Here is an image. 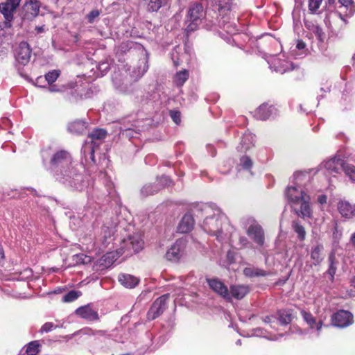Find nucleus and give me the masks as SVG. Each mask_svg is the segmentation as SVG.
Here are the masks:
<instances>
[{"mask_svg":"<svg viewBox=\"0 0 355 355\" xmlns=\"http://www.w3.org/2000/svg\"><path fill=\"white\" fill-rule=\"evenodd\" d=\"M77 335L80 336H103L105 335V331L103 330H94L90 328H84L76 333Z\"/></svg>","mask_w":355,"mask_h":355,"instance_id":"nucleus-41","label":"nucleus"},{"mask_svg":"<svg viewBox=\"0 0 355 355\" xmlns=\"http://www.w3.org/2000/svg\"><path fill=\"white\" fill-rule=\"evenodd\" d=\"M161 189L162 187L159 186L158 184H156L155 183L146 184L141 188V194L144 197H147L150 195H154L155 193H157Z\"/></svg>","mask_w":355,"mask_h":355,"instance_id":"nucleus-33","label":"nucleus"},{"mask_svg":"<svg viewBox=\"0 0 355 355\" xmlns=\"http://www.w3.org/2000/svg\"><path fill=\"white\" fill-rule=\"evenodd\" d=\"M146 61L142 60L141 64L143 66H139L137 69H135L132 72V78L135 79L140 78L147 71L148 66L146 64Z\"/></svg>","mask_w":355,"mask_h":355,"instance_id":"nucleus-42","label":"nucleus"},{"mask_svg":"<svg viewBox=\"0 0 355 355\" xmlns=\"http://www.w3.org/2000/svg\"><path fill=\"white\" fill-rule=\"evenodd\" d=\"M157 182H156L155 184H158L159 186H161L162 189H163L165 187L169 186L171 184L172 180L168 176L162 175L157 179Z\"/></svg>","mask_w":355,"mask_h":355,"instance_id":"nucleus-50","label":"nucleus"},{"mask_svg":"<svg viewBox=\"0 0 355 355\" xmlns=\"http://www.w3.org/2000/svg\"><path fill=\"white\" fill-rule=\"evenodd\" d=\"M21 0H6L0 3V12L5 18V26L10 28L13 19V13L19 6Z\"/></svg>","mask_w":355,"mask_h":355,"instance_id":"nucleus-7","label":"nucleus"},{"mask_svg":"<svg viewBox=\"0 0 355 355\" xmlns=\"http://www.w3.org/2000/svg\"><path fill=\"white\" fill-rule=\"evenodd\" d=\"M267 62L272 70L280 73L286 72L291 65L286 60H282L276 56H272Z\"/></svg>","mask_w":355,"mask_h":355,"instance_id":"nucleus-23","label":"nucleus"},{"mask_svg":"<svg viewBox=\"0 0 355 355\" xmlns=\"http://www.w3.org/2000/svg\"><path fill=\"white\" fill-rule=\"evenodd\" d=\"M338 2L349 12V15H352L355 12V6L352 0H338Z\"/></svg>","mask_w":355,"mask_h":355,"instance_id":"nucleus-49","label":"nucleus"},{"mask_svg":"<svg viewBox=\"0 0 355 355\" xmlns=\"http://www.w3.org/2000/svg\"><path fill=\"white\" fill-rule=\"evenodd\" d=\"M203 7L200 3L194 4L189 8L187 17L190 23L187 26V31H193L197 28L201 21Z\"/></svg>","mask_w":355,"mask_h":355,"instance_id":"nucleus-8","label":"nucleus"},{"mask_svg":"<svg viewBox=\"0 0 355 355\" xmlns=\"http://www.w3.org/2000/svg\"><path fill=\"white\" fill-rule=\"evenodd\" d=\"M250 292V287L248 285L243 284H234L231 285L229 290L230 299L227 301H231L232 298L240 300L243 299Z\"/></svg>","mask_w":355,"mask_h":355,"instance_id":"nucleus-21","label":"nucleus"},{"mask_svg":"<svg viewBox=\"0 0 355 355\" xmlns=\"http://www.w3.org/2000/svg\"><path fill=\"white\" fill-rule=\"evenodd\" d=\"M254 135L250 132H245L241 138V142L236 147L239 152H246L250 150L254 144Z\"/></svg>","mask_w":355,"mask_h":355,"instance_id":"nucleus-26","label":"nucleus"},{"mask_svg":"<svg viewBox=\"0 0 355 355\" xmlns=\"http://www.w3.org/2000/svg\"><path fill=\"white\" fill-rule=\"evenodd\" d=\"M350 243L353 247V248L355 250V232H354L350 237Z\"/></svg>","mask_w":355,"mask_h":355,"instance_id":"nucleus-64","label":"nucleus"},{"mask_svg":"<svg viewBox=\"0 0 355 355\" xmlns=\"http://www.w3.org/2000/svg\"><path fill=\"white\" fill-rule=\"evenodd\" d=\"M277 110L272 105L263 103L254 112V117L259 120L265 121L277 115Z\"/></svg>","mask_w":355,"mask_h":355,"instance_id":"nucleus-17","label":"nucleus"},{"mask_svg":"<svg viewBox=\"0 0 355 355\" xmlns=\"http://www.w3.org/2000/svg\"><path fill=\"white\" fill-rule=\"evenodd\" d=\"M236 253L232 250H228L226 254V260L222 263L223 266L228 268L236 261Z\"/></svg>","mask_w":355,"mask_h":355,"instance_id":"nucleus-47","label":"nucleus"},{"mask_svg":"<svg viewBox=\"0 0 355 355\" xmlns=\"http://www.w3.org/2000/svg\"><path fill=\"white\" fill-rule=\"evenodd\" d=\"M143 245L144 242L139 236H131L123 241L120 250L123 251V254L127 252V254L137 253L143 248Z\"/></svg>","mask_w":355,"mask_h":355,"instance_id":"nucleus-9","label":"nucleus"},{"mask_svg":"<svg viewBox=\"0 0 355 355\" xmlns=\"http://www.w3.org/2000/svg\"><path fill=\"white\" fill-rule=\"evenodd\" d=\"M342 236L341 230H338L337 221H334V230L333 232V236L334 239H340Z\"/></svg>","mask_w":355,"mask_h":355,"instance_id":"nucleus-58","label":"nucleus"},{"mask_svg":"<svg viewBox=\"0 0 355 355\" xmlns=\"http://www.w3.org/2000/svg\"><path fill=\"white\" fill-rule=\"evenodd\" d=\"M170 116L175 123L178 125L181 121V114L178 111H171Z\"/></svg>","mask_w":355,"mask_h":355,"instance_id":"nucleus-56","label":"nucleus"},{"mask_svg":"<svg viewBox=\"0 0 355 355\" xmlns=\"http://www.w3.org/2000/svg\"><path fill=\"white\" fill-rule=\"evenodd\" d=\"M338 209L340 215L347 219L355 217V205H352L348 201H340Z\"/></svg>","mask_w":355,"mask_h":355,"instance_id":"nucleus-24","label":"nucleus"},{"mask_svg":"<svg viewBox=\"0 0 355 355\" xmlns=\"http://www.w3.org/2000/svg\"><path fill=\"white\" fill-rule=\"evenodd\" d=\"M123 254V252L120 250V248L116 252H107L103 256V260L105 261L106 266L112 265L121 255Z\"/></svg>","mask_w":355,"mask_h":355,"instance_id":"nucleus-35","label":"nucleus"},{"mask_svg":"<svg viewBox=\"0 0 355 355\" xmlns=\"http://www.w3.org/2000/svg\"><path fill=\"white\" fill-rule=\"evenodd\" d=\"M116 225L117 222L114 221L110 226L105 224L102 227L101 234L97 239L98 241L101 243L102 248L107 247L114 240L113 236Z\"/></svg>","mask_w":355,"mask_h":355,"instance_id":"nucleus-12","label":"nucleus"},{"mask_svg":"<svg viewBox=\"0 0 355 355\" xmlns=\"http://www.w3.org/2000/svg\"><path fill=\"white\" fill-rule=\"evenodd\" d=\"M331 322L334 327L345 328L353 323V315L349 311L340 310L333 314Z\"/></svg>","mask_w":355,"mask_h":355,"instance_id":"nucleus-11","label":"nucleus"},{"mask_svg":"<svg viewBox=\"0 0 355 355\" xmlns=\"http://www.w3.org/2000/svg\"><path fill=\"white\" fill-rule=\"evenodd\" d=\"M322 0H309V8L311 12L316 11L321 5Z\"/></svg>","mask_w":355,"mask_h":355,"instance_id":"nucleus-53","label":"nucleus"},{"mask_svg":"<svg viewBox=\"0 0 355 355\" xmlns=\"http://www.w3.org/2000/svg\"><path fill=\"white\" fill-rule=\"evenodd\" d=\"M253 166V162L252 159L246 155H243L240 158L239 164L237 166V169L239 171L241 170H244L248 171L250 175H252V173L251 169Z\"/></svg>","mask_w":355,"mask_h":355,"instance_id":"nucleus-30","label":"nucleus"},{"mask_svg":"<svg viewBox=\"0 0 355 355\" xmlns=\"http://www.w3.org/2000/svg\"><path fill=\"white\" fill-rule=\"evenodd\" d=\"M107 132L105 129L96 128L91 133L89 134L88 139L89 141H86L82 147V154L85 159V164L89 165V167L99 166L101 169L108 167L110 160L105 154L101 155L99 158V162L96 164L94 153L96 148H98L101 142L107 137Z\"/></svg>","mask_w":355,"mask_h":355,"instance_id":"nucleus-4","label":"nucleus"},{"mask_svg":"<svg viewBox=\"0 0 355 355\" xmlns=\"http://www.w3.org/2000/svg\"><path fill=\"white\" fill-rule=\"evenodd\" d=\"M60 74V71L59 70H52L46 73L45 80L47 81L49 85H51L56 81Z\"/></svg>","mask_w":355,"mask_h":355,"instance_id":"nucleus-48","label":"nucleus"},{"mask_svg":"<svg viewBox=\"0 0 355 355\" xmlns=\"http://www.w3.org/2000/svg\"><path fill=\"white\" fill-rule=\"evenodd\" d=\"M247 234L252 241L257 244L259 247H263L265 243V235L262 227L257 223H254L248 227Z\"/></svg>","mask_w":355,"mask_h":355,"instance_id":"nucleus-13","label":"nucleus"},{"mask_svg":"<svg viewBox=\"0 0 355 355\" xmlns=\"http://www.w3.org/2000/svg\"><path fill=\"white\" fill-rule=\"evenodd\" d=\"M81 294L82 293L79 291H70L62 297V301L64 302H73L77 300L81 295Z\"/></svg>","mask_w":355,"mask_h":355,"instance_id":"nucleus-43","label":"nucleus"},{"mask_svg":"<svg viewBox=\"0 0 355 355\" xmlns=\"http://www.w3.org/2000/svg\"><path fill=\"white\" fill-rule=\"evenodd\" d=\"M74 259L77 263L85 264L91 261V257L83 254L75 255Z\"/></svg>","mask_w":355,"mask_h":355,"instance_id":"nucleus-51","label":"nucleus"},{"mask_svg":"<svg viewBox=\"0 0 355 355\" xmlns=\"http://www.w3.org/2000/svg\"><path fill=\"white\" fill-rule=\"evenodd\" d=\"M186 246L184 239L177 240L167 250L166 257L170 261H178L182 257Z\"/></svg>","mask_w":355,"mask_h":355,"instance_id":"nucleus-14","label":"nucleus"},{"mask_svg":"<svg viewBox=\"0 0 355 355\" xmlns=\"http://www.w3.org/2000/svg\"><path fill=\"white\" fill-rule=\"evenodd\" d=\"M64 86L59 87L56 85H49L46 89L49 92H62L64 90Z\"/></svg>","mask_w":355,"mask_h":355,"instance_id":"nucleus-57","label":"nucleus"},{"mask_svg":"<svg viewBox=\"0 0 355 355\" xmlns=\"http://www.w3.org/2000/svg\"><path fill=\"white\" fill-rule=\"evenodd\" d=\"M41 3L38 0H28L24 5V18L32 20L36 17L40 11Z\"/></svg>","mask_w":355,"mask_h":355,"instance_id":"nucleus-18","label":"nucleus"},{"mask_svg":"<svg viewBox=\"0 0 355 355\" xmlns=\"http://www.w3.org/2000/svg\"><path fill=\"white\" fill-rule=\"evenodd\" d=\"M278 320L282 324H287L291 322L293 320L292 311L290 309H283L278 311Z\"/></svg>","mask_w":355,"mask_h":355,"instance_id":"nucleus-36","label":"nucleus"},{"mask_svg":"<svg viewBox=\"0 0 355 355\" xmlns=\"http://www.w3.org/2000/svg\"><path fill=\"white\" fill-rule=\"evenodd\" d=\"M96 184H103L104 186L105 191L103 192V196H114L115 193L113 182L110 178L107 176V173L103 171L101 169L99 171Z\"/></svg>","mask_w":355,"mask_h":355,"instance_id":"nucleus-16","label":"nucleus"},{"mask_svg":"<svg viewBox=\"0 0 355 355\" xmlns=\"http://www.w3.org/2000/svg\"><path fill=\"white\" fill-rule=\"evenodd\" d=\"M75 313L81 318L88 321H97L99 320L98 312L94 310L89 304L78 308Z\"/></svg>","mask_w":355,"mask_h":355,"instance_id":"nucleus-19","label":"nucleus"},{"mask_svg":"<svg viewBox=\"0 0 355 355\" xmlns=\"http://www.w3.org/2000/svg\"><path fill=\"white\" fill-rule=\"evenodd\" d=\"M346 163L340 155H335L329 159L322 162L319 165V171H322L324 173L335 175L341 171H344Z\"/></svg>","mask_w":355,"mask_h":355,"instance_id":"nucleus-6","label":"nucleus"},{"mask_svg":"<svg viewBox=\"0 0 355 355\" xmlns=\"http://www.w3.org/2000/svg\"><path fill=\"white\" fill-rule=\"evenodd\" d=\"M306 27L313 34L320 42H323L325 39V34L321 27L314 24H309Z\"/></svg>","mask_w":355,"mask_h":355,"instance_id":"nucleus-34","label":"nucleus"},{"mask_svg":"<svg viewBox=\"0 0 355 355\" xmlns=\"http://www.w3.org/2000/svg\"><path fill=\"white\" fill-rule=\"evenodd\" d=\"M168 298V294L163 295L153 302L147 313V318L149 320H155L163 313L166 308Z\"/></svg>","mask_w":355,"mask_h":355,"instance_id":"nucleus-10","label":"nucleus"},{"mask_svg":"<svg viewBox=\"0 0 355 355\" xmlns=\"http://www.w3.org/2000/svg\"><path fill=\"white\" fill-rule=\"evenodd\" d=\"M243 272L245 277L250 278L267 275V272L264 270L254 266L245 268Z\"/></svg>","mask_w":355,"mask_h":355,"instance_id":"nucleus-29","label":"nucleus"},{"mask_svg":"<svg viewBox=\"0 0 355 355\" xmlns=\"http://www.w3.org/2000/svg\"><path fill=\"white\" fill-rule=\"evenodd\" d=\"M182 51V49L180 46H176L171 52V58L175 67L180 66L182 62V57L183 56V53Z\"/></svg>","mask_w":355,"mask_h":355,"instance_id":"nucleus-37","label":"nucleus"},{"mask_svg":"<svg viewBox=\"0 0 355 355\" xmlns=\"http://www.w3.org/2000/svg\"><path fill=\"white\" fill-rule=\"evenodd\" d=\"M110 69V64L107 61L101 62L98 65V70L101 76H104Z\"/></svg>","mask_w":355,"mask_h":355,"instance_id":"nucleus-52","label":"nucleus"},{"mask_svg":"<svg viewBox=\"0 0 355 355\" xmlns=\"http://www.w3.org/2000/svg\"><path fill=\"white\" fill-rule=\"evenodd\" d=\"M300 313L303 320L306 322L309 327L311 329H315L318 336L323 326V320L320 318L318 320V321H317L315 318L310 312L306 311L304 310H301Z\"/></svg>","mask_w":355,"mask_h":355,"instance_id":"nucleus-22","label":"nucleus"},{"mask_svg":"<svg viewBox=\"0 0 355 355\" xmlns=\"http://www.w3.org/2000/svg\"><path fill=\"white\" fill-rule=\"evenodd\" d=\"M135 125L133 124L131 125L130 127L128 128H121V132L123 136L127 137L132 138L135 137L137 135L139 134L138 129L134 128Z\"/></svg>","mask_w":355,"mask_h":355,"instance_id":"nucleus-45","label":"nucleus"},{"mask_svg":"<svg viewBox=\"0 0 355 355\" xmlns=\"http://www.w3.org/2000/svg\"><path fill=\"white\" fill-rule=\"evenodd\" d=\"M118 279L121 285L128 288H135L139 282L137 277L129 274H120Z\"/></svg>","mask_w":355,"mask_h":355,"instance_id":"nucleus-28","label":"nucleus"},{"mask_svg":"<svg viewBox=\"0 0 355 355\" xmlns=\"http://www.w3.org/2000/svg\"><path fill=\"white\" fill-rule=\"evenodd\" d=\"M194 225V219L189 214L184 215L177 227V232L180 234H185L190 232Z\"/></svg>","mask_w":355,"mask_h":355,"instance_id":"nucleus-25","label":"nucleus"},{"mask_svg":"<svg viewBox=\"0 0 355 355\" xmlns=\"http://www.w3.org/2000/svg\"><path fill=\"white\" fill-rule=\"evenodd\" d=\"M31 49L26 42H22L19 44L16 50V60L22 65L27 64L31 59Z\"/></svg>","mask_w":355,"mask_h":355,"instance_id":"nucleus-15","label":"nucleus"},{"mask_svg":"<svg viewBox=\"0 0 355 355\" xmlns=\"http://www.w3.org/2000/svg\"><path fill=\"white\" fill-rule=\"evenodd\" d=\"M292 229L297 234L298 239L301 241H304L306 238V231L304 226H302L300 222L298 221H293L292 223Z\"/></svg>","mask_w":355,"mask_h":355,"instance_id":"nucleus-39","label":"nucleus"},{"mask_svg":"<svg viewBox=\"0 0 355 355\" xmlns=\"http://www.w3.org/2000/svg\"><path fill=\"white\" fill-rule=\"evenodd\" d=\"M87 128V123L83 120H76L68 124V130L75 135L84 134Z\"/></svg>","mask_w":355,"mask_h":355,"instance_id":"nucleus-27","label":"nucleus"},{"mask_svg":"<svg viewBox=\"0 0 355 355\" xmlns=\"http://www.w3.org/2000/svg\"><path fill=\"white\" fill-rule=\"evenodd\" d=\"M40 345L38 341L35 340L28 343L26 352L27 355H37L40 351Z\"/></svg>","mask_w":355,"mask_h":355,"instance_id":"nucleus-44","label":"nucleus"},{"mask_svg":"<svg viewBox=\"0 0 355 355\" xmlns=\"http://www.w3.org/2000/svg\"><path fill=\"white\" fill-rule=\"evenodd\" d=\"M239 243L241 248H247L250 245V243L245 236H240Z\"/></svg>","mask_w":355,"mask_h":355,"instance_id":"nucleus-60","label":"nucleus"},{"mask_svg":"<svg viewBox=\"0 0 355 355\" xmlns=\"http://www.w3.org/2000/svg\"><path fill=\"white\" fill-rule=\"evenodd\" d=\"M209 287L218 295L223 297L225 300L230 299L228 288L218 279H207Z\"/></svg>","mask_w":355,"mask_h":355,"instance_id":"nucleus-20","label":"nucleus"},{"mask_svg":"<svg viewBox=\"0 0 355 355\" xmlns=\"http://www.w3.org/2000/svg\"><path fill=\"white\" fill-rule=\"evenodd\" d=\"M201 210L207 214L200 223L201 228L207 234L215 236L219 242H227L231 236L233 227L226 215L213 205H204Z\"/></svg>","mask_w":355,"mask_h":355,"instance_id":"nucleus-3","label":"nucleus"},{"mask_svg":"<svg viewBox=\"0 0 355 355\" xmlns=\"http://www.w3.org/2000/svg\"><path fill=\"white\" fill-rule=\"evenodd\" d=\"M167 3V0H148L147 9L150 12H157Z\"/></svg>","mask_w":355,"mask_h":355,"instance_id":"nucleus-40","label":"nucleus"},{"mask_svg":"<svg viewBox=\"0 0 355 355\" xmlns=\"http://www.w3.org/2000/svg\"><path fill=\"white\" fill-rule=\"evenodd\" d=\"M55 328H56V326L53 322H46L42 326L40 332L42 334L48 333Z\"/></svg>","mask_w":355,"mask_h":355,"instance_id":"nucleus-54","label":"nucleus"},{"mask_svg":"<svg viewBox=\"0 0 355 355\" xmlns=\"http://www.w3.org/2000/svg\"><path fill=\"white\" fill-rule=\"evenodd\" d=\"M343 171L352 182H355V166L346 163Z\"/></svg>","mask_w":355,"mask_h":355,"instance_id":"nucleus-46","label":"nucleus"},{"mask_svg":"<svg viewBox=\"0 0 355 355\" xmlns=\"http://www.w3.org/2000/svg\"><path fill=\"white\" fill-rule=\"evenodd\" d=\"M213 6L218 12V18L220 17L218 26H223L228 34L237 36L236 26L228 21L231 12L237 7L235 0H213Z\"/></svg>","mask_w":355,"mask_h":355,"instance_id":"nucleus-5","label":"nucleus"},{"mask_svg":"<svg viewBox=\"0 0 355 355\" xmlns=\"http://www.w3.org/2000/svg\"><path fill=\"white\" fill-rule=\"evenodd\" d=\"M323 245H317L315 246L311 252V258L313 261V264L315 266L319 265L322 259V251H323Z\"/></svg>","mask_w":355,"mask_h":355,"instance_id":"nucleus-32","label":"nucleus"},{"mask_svg":"<svg viewBox=\"0 0 355 355\" xmlns=\"http://www.w3.org/2000/svg\"><path fill=\"white\" fill-rule=\"evenodd\" d=\"M274 318L272 315H267L263 318V321L266 323H270Z\"/></svg>","mask_w":355,"mask_h":355,"instance_id":"nucleus-63","label":"nucleus"},{"mask_svg":"<svg viewBox=\"0 0 355 355\" xmlns=\"http://www.w3.org/2000/svg\"><path fill=\"white\" fill-rule=\"evenodd\" d=\"M189 72L187 69L180 70L175 74L173 77V83L177 87H182L189 79Z\"/></svg>","mask_w":355,"mask_h":355,"instance_id":"nucleus-31","label":"nucleus"},{"mask_svg":"<svg viewBox=\"0 0 355 355\" xmlns=\"http://www.w3.org/2000/svg\"><path fill=\"white\" fill-rule=\"evenodd\" d=\"M329 266L327 271V273L330 277V280L331 282L334 279V275L336 272L337 266H336V257L334 253L331 252L329 256Z\"/></svg>","mask_w":355,"mask_h":355,"instance_id":"nucleus-38","label":"nucleus"},{"mask_svg":"<svg viewBox=\"0 0 355 355\" xmlns=\"http://www.w3.org/2000/svg\"><path fill=\"white\" fill-rule=\"evenodd\" d=\"M254 335L257 336H263V330L261 328L255 329Z\"/></svg>","mask_w":355,"mask_h":355,"instance_id":"nucleus-62","label":"nucleus"},{"mask_svg":"<svg viewBox=\"0 0 355 355\" xmlns=\"http://www.w3.org/2000/svg\"><path fill=\"white\" fill-rule=\"evenodd\" d=\"M309 178V175L297 172L293 175V186H288L285 191V196L293 211L300 217L311 218L312 211L310 205V196L308 194L306 185L303 181Z\"/></svg>","mask_w":355,"mask_h":355,"instance_id":"nucleus-2","label":"nucleus"},{"mask_svg":"<svg viewBox=\"0 0 355 355\" xmlns=\"http://www.w3.org/2000/svg\"><path fill=\"white\" fill-rule=\"evenodd\" d=\"M296 48L300 51H303L301 53L302 55L306 54V44L302 40H297Z\"/></svg>","mask_w":355,"mask_h":355,"instance_id":"nucleus-59","label":"nucleus"},{"mask_svg":"<svg viewBox=\"0 0 355 355\" xmlns=\"http://www.w3.org/2000/svg\"><path fill=\"white\" fill-rule=\"evenodd\" d=\"M327 198L325 195H320L318 198V201L320 204L323 205L327 202Z\"/></svg>","mask_w":355,"mask_h":355,"instance_id":"nucleus-61","label":"nucleus"},{"mask_svg":"<svg viewBox=\"0 0 355 355\" xmlns=\"http://www.w3.org/2000/svg\"><path fill=\"white\" fill-rule=\"evenodd\" d=\"M100 15L98 10H93L87 15V19L89 23H93L96 18Z\"/></svg>","mask_w":355,"mask_h":355,"instance_id":"nucleus-55","label":"nucleus"},{"mask_svg":"<svg viewBox=\"0 0 355 355\" xmlns=\"http://www.w3.org/2000/svg\"><path fill=\"white\" fill-rule=\"evenodd\" d=\"M42 158L44 165L50 158L48 170L60 182L78 191H82L87 187V181L76 168L77 164L67 150L51 152V148L44 149Z\"/></svg>","mask_w":355,"mask_h":355,"instance_id":"nucleus-1","label":"nucleus"}]
</instances>
